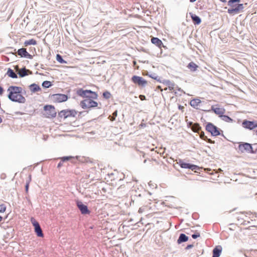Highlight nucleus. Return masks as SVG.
I'll list each match as a JSON object with an SVG mask.
<instances>
[{
  "instance_id": "1",
  "label": "nucleus",
  "mask_w": 257,
  "mask_h": 257,
  "mask_svg": "<svg viewBox=\"0 0 257 257\" xmlns=\"http://www.w3.org/2000/svg\"><path fill=\"white\" fill-rule=\"evenodd\" d=\"M23 89L21 87L10 86L7 91L9 92L8 98L13 102L24 103L26 99L22 94Z\"/></svg>"
},
{
  "instance_id": "2",
  "label": "nucleus",
  "mask_w": 257,
  "mask_h": 257,
  "mask_svg": "<svg viewBox=\"0 0 257 257\" xmlns=\"http://www.w3.org/2000/svg\"><path fill=\"white\" fill-rule=\"evenodd\" d=\"M76 94L85 99H97L98 97V94L96 92L91 90H84L82 88L77 89Z\"/></svg>"
},
{
  "instance_id": "3",
  "label": "nucleus",
  "mask_w": 257,
  "mask_h": 257,
  "mask_svg": "<svg viewBox=\"0 0 257 257\" xmlns=\"http://www.w3.org/2000/svg\"><path fill=\"white\" fill-rule=\"evenodd\" d=\"M94 99H84L80 102V105L83 109L90 110L97 107L98 103L94 100Z\"/></svg>"
},
{
  "instance_id": "4",
  "label": "nucleus",
  "mask_w": 257,
  "mask_h": 257,
  "mask_svg": "<svg viewBox=\"0 0 257 257\" xmlns=\"http://www.w3.org/2000/svg\"><path fill=\"white\" fill-rule=\"evenodd\" d=\"M238 150L241 153L247 152L254 154V150L253 149L252 145L248 143H241L238 146Z\"/></svg>"
},
{
  "instance_id": "5",
  "label": "nucleus",
  "mask_w": 257,
  "mask_h": 257,
  "mask_svg": "<svg viewBox=\"0 0 257 257\" xmlns=\"http://www.w3.org/2000/svg\"><path fill=\"white\" fill-rule=\"evenodd\" d=\"M177 163L182 168L189 169L194 171L195 172H198L197 171L200 170L199 166L194 164L186 163L181 159H179Z\"/></svg>"
},
{
  "instance_id": "6",
  "label": "nucleus",
  "mask_w": 257,
  "mask_h": 257,
  "mask_svg": "<svg viewBox=\"0 0 257 257\" xmlns=\"http://www.w3.org/2000/svg\"><path fill=\"white\" fill-rule=\"evenodd\" d=\"M45 111L44 114L48 118H53L56 116V111L55 107L52 105H46L44 107Z\"/></svg>"
},
{
  "instance_id": "7",
  "label": "nucleus",
  "mask_w": 257,
  "mask_h": 257,
  "mask_svg": "<svg viewBox=\"0 0 257 257\" xmlns=\"http://www.w3.org/2000/svg\"><path fill=\"white\" fill-rule=\"evenodd\" d=\"M206 130L210 133L212 136L220 135V130L211 122H208L205 127Z\"/></svg>"
},
{
  "instance_id": "8",
  "label": "nucleus",
  "mask_w": 257,
  "mask_h": 257,
  "mask_svg": "<svg viewBox=\"0 0 257 257\" xmlns=\"http://www.w3.org/2000/svg\"><path fill=\"white\" fill-rule=\"evenodd\" d=\"M77 111L74 109H66L61 110L58 113V115L60 117L66 118L70 116L75 117Z\"/></svg>"
},
{
  "instance_id": "9",
  "label": "nucleus",
  "mask_w": 257,
  "mask_h": 257,
  "mask_svg": "<svg viewBox=\"0 0 257 257\" xmlns=\"http://www.w3.org/2000/svg\"><path fill=\"white\" fill-rule=\"evenodd\" d=\"M76 204L82 214L85 215L90 213V211L88 209L87 206L83 204L81 201L76 200Z\"/></svg>"
},
{
  "instance_id": "10",
  "label": "nucleus",
  "mask_w": 257,
  "mask_h": 257,
  "mask_svg": "<svg viewBox=\"0 0 257 257\" xmlns=\"http://www.w3.org/2000/svg\"><path fill=\"white\" fill-rule=\"evenodd\" d=\"M243 9L244 7L242 4H234V7H231V8L228 9L227 10V13L230 15L238 14L241 12Z\"/></svg>"
},
{
  "instance_id": "11",
  "label": "nucleus",
  "mask_w": 257,
  "mask_h": 257,
  "mask_svg": "<svg viewBox=\"0 0 257 257\" xmlns=\"http://www.w3.org/2000/svg\"><path fill=\"white\" fill-rule=\"evenodd\" d=\"M131 80L134 83L140 86L144 87L147 84V81L145 79L139 76L134 75Z\"/></svg>"
},
{
  "instance_id": "12",
  "label": "nucleus",
  "mask_w": 257,
  "mask_h": 257,
  "mask_svg": "<svg viewBox=\"0 0 257 257\" xmlns=\"http://www.w3.org/2000/svg\"><path fill=\"white\" fill-rule=\"evenodd\" d=\"M242 125L243 127L249 130H252L253 129L257 127V121L244 120L242 121Z\"/></svg>"
},
{
  "instance_id": "13",
  "label": "nucleus",
  "mask_w": 257,
  "mask_h": 257,
  "mask_svg": "<svg viewBox=\"0 0 257 257\" xmlns=\"http://www.w3.org/2000/svg\"><path fill=\"white\" fill-rule=\"evenodd\" d=\"M53 99L54 101L57 102H62L67 100V95L61 93H57L52 95Z\"/></svg>"
},
{
  "instance_id": "14",
  "label": "nucleus",
  "mask_w": 257,
  "mask_h": 257,
  "mask_svg": "<svg viewBox=\"0 0 257 257\" xmlns=\"http://www.w3.org/2000/svg\"><path fill=\"white\" fill-rule=\"evenodd\" d=\"M18 74H19L20 77H24L28 75H32L33 72L29 69H26L25 67H24L19 69Z\"/></svg>"
},
{
  "instance_id": "15",
  "label": "nucleus",
  "mask_w": 257,
  "mask_h": 257,
  "mask_svg": "<svg viewBox=\"0 0 257 257\" xmlns=\"http://www.w3.org/2000/svg\"><path fill=\"white\" fill-rule=\"evenodd\" d=\"M211 110L213 111L216 114L218 115L219 117L222 116L225 112L224 108L214 107L213 105L211 106Z\"/></svg>"
},
{
  "instance_id": "16",
  "label": "nucleus",
  "mask_w": 257,
  "mask_h": 257,
  "mask_svg": "<svg viewBox=\"0 0 257 257\" xmlns=\"http://www.w3.org/2000/svg\"><path fill=\"white\" fill-rule=\"evenodd\" d=\"M188 125L191 128L192 131L195 133H199V132L201 130V127L198 123L189 122Z\"/></svg>"
},
{
  "instance_id": "17",
  "label": "nucleus",
  "mask_w": 257,
  "mask_h": 257,
  "mask_svg": "<svg viewBox=\"0 0 257 257\" xmlns=\"http://www.w3.org/2000/svg\"><path fill=\"white\" fill-rule=\"evenodd\" d=\"M222 246L221 245H217L215 247L212 251V257H219L222 251Z\"/></svg>"
},
{
  "instance_id": "18",
  "label": "nucleus",
  "mask_w": 257,
  "mask_h": 257,
  "mask_svg": "<svg viewBox=\"0 0 257 257\" xmlns=\"http://www.w3.org/2000/svg\"><path fill=\"white\" fill-rule=\"evenodd\" d=\"M189 15L194 25H198L201 23V19L199 16L193 14L192 13H190Z\"/></svg>"
},
{
  "instance_id": "19",
  "label": "nucleus",
  "mask_w": 257,
  "mask_h": 257,
  "mask_svg": "<svg viewBox=\"0 0 257 257\" xmlns=\"http://www.w3.org/2000/svg\"><path fill=\"white\" fill-rule=\"evenodd\" d=\"M151 42L155 44L156 46L161 48L162 46H163V44L162 41L157 37H153L151 39Z\"/></svg>"
},
{
  "instance_id": "20",
  "label": "nucleus",
  "mask_w": 257,
  "mask_h": 257,
  "mask_svg": "<svg viewBox=\"0 0 257 257\" xmlns=\"http://www.w3.org/2000/svg\"><path fill=\"white\" fill-rule=\"evenodd\" d=\"M189 237L184 233H181L177 239L178 244H181L183 242H186L188 240Z\"/></svg>"
},
{
  "instance_id": "21",
  "label": "nucleus",
  "mask_w": 257,
  "mask_h": 257,
  "mask_svg": "<svg viewBox=\"0 0 257 257\" xmlns=\"http://www.w3.org/2000/svg\"><path fill=\"white\" fill-rule=\"evenodd\" d=\"M34 227L35 232L38 237H43L44 236V234L43 233L42 230L41 228L40 224L38 225H36Z\"/></svg>"
},
{
  "instance_id": "22",
  "label": "nucleus",
  "mask_w": 257,
  "mask_h": 257,
  "mask_svg": "<svg viewBox=\"0 0 257 257\" xmlns=\"http://www.w3.org/2000/svg\"><path fill=\"white\" fill-rule=\"evenodd\" d=\"M200 135V137L202 140L206 141L207 143H211V144H214L215 142L214 141H212L211 139H208L204 134V132L201 131L199 132V133H198Z\"/></svg>"
},
{
  "instance_id": "23",
  "label": "nucleus",
  "mask_w": 257,
  "mask_h": 257,
  "mask_svg": "<svg viewBox=\"0 0 257 257\" xmlns=\"http://www.w3.org/2000/svg\"><path fill=\"white\" fill-rule=\"evenodd\" d=\"M201 102V101L197 98L193 99L190 102V105L194 108L197 109V106Z\"/></svg>"
},
{
  "instance_id": "24",
  "label": "nucleus",
  "mask_w": 257,
  "mask_h": 257,
  "mask_svg": "<svg viewBox=\"0 0 257 257\" xmlns=\"http://www.w3.org/2000/svg\"><path fill=\"white\" fill-rule=\"evenodd\" d=\"M29 88L32 92H36L41 90V88L39 85L35 83H33L29 86Z\"/></svg>"
},
{
  "instance_id": "25",
  "label": "nucleus",
  "mask_w": 257,
  "mask_h": 257,
  "mask_svg": "<svg viewBox=\"0 0 257 257\" xmlns=\"http://www.w3.org/2000/svg\"><path fill=\"white\" fill-rule=\"evenodd\" d=\"M187 68L190 69V70L192 72H195L197 70V69L199 67V66L194 63L193 62H190L188 65Z\"/></svg>"
},
{
  "instance_id": "26",
  "label": "nucleus",
  "mask_w": 257,
  "mask_h": 257,
  "mask_svg": "<svg viewBox=\"0 0 257 257\" xmlns=\"http://www.w3.org/2000/svg\"><path fill=\"white\" fill-rule=\"evenodd\" d=\"M27 51L26 48H22L18 50L17 53L21 57H25Z\"/></svg>"
},
{
  "instance_id": "27",
  "label": "nucleus",
  "mask_w": 257,
  "mask_h": 257,
  "mask_svg": "<svg viewBox=\"0 0 257 257\" xmlns=\"http://www.w3.org/2000/svg\"><path fill=\"white\" fill-rule=\"evenodd\" d=\"M7 74L8 75L12 78H17L18 75L17 74L14 72L13 70H12L11 68H9L7 71Z\"/></svg>"
},
{
  "instance_id": "28",
  "label": "nucleus",
  "mask_w": 257,
  "mask_h": 257,
  "mask_svg": "<svg viewBox=\"0 0 257 257\" xmlns=\"http://www.w3.org/2000/svg\"><path fill=\"white\" fill-rule=\"evenodd\" d=\"M36 44H37V41L33 39L26 40L24 42L25 46H28L31 45H35Z\"/></svg>"
},
{
  "instance_id": "29",
  "label": "nucleus",
  "mask_w": 257,
  "mask_h": 257,
  "mask_svg": "<svg viewBox=\"0 0 257 257\" xmlns=\"http://www.w3.org/2000/svg\"><path fill=\"white\" fill-rule=\"evenodd\" d=\"M220 118L224 121L228 122H231L233 121V119H232L229 116L223 114L222 116H220Z\"/></svg>"
},
{
  "instance_id": "30",
  "label": "nucleus",
  "mask_w": 257,
  "mask_h": 257,
  "mask_svg": "<svg viewBox=\"0 0 257 257\" xmlns=\"http://www.w3.org/2000/svg\"><path fill=\"white\" fill-rule=\"evenodd\" d=\"M161 82L162 83L168 86V87L169 86H175V84L173 82L169 80L163 79L162 81Z\"/></svg>"
},
{
  "instance_id": "31",
  "label": "nucleus",
  "mask_w": 257,
  "mask_h": 257,
  "mask_svg": "<svg viewBox=\"0 0 257 257\" xmlns=\"http://www.w3.org/2000/svg\"><path fill=\"white\" fill-rule=\"evenodd\" d=\"M149 76L152 78L157 80V81L162 83L161 81H162L163 79L161 77L157 75L155 73L152 74L150 75Z\"/></svg>"
},
{
  "instance_id": "32",
  "label": "nucleus",
  "mask_w": 257,
  "mask_h": 257,
  "mask_svg": "<svg viewBox=\"0 0 257 257\" xmlns=\"http://www.w3.org/2000/svg\"><path fill=\"white\" fill-rule=\"evenodd\" d=\"M56 60L58 62L61 64L67 63V62L63 59L62 56L59 54L56 55Z\"/></svg>"
},
{
  "instance_id": "33",
  "label": "nucleus",
  "mask_w": 257,
  "mask_h": 257,
  "mask_svg": "<svg viewBox=\"0 0 257 257\" xmlns=\"http://www.w3.org/2000/svg\"><path fill=\"white\" fill-rule=\"evenodd\" d=\"M52 85V84L51 82H50L49 81H47V80L43 81L42 84V87L44 88H49Z\"/></svg>"
},
{
  "instance_id": "34",
  "label": "nucleus",
  "mask_w": 257,
  "mask_h": 257,
  "mask_svg": "<svg viewBox=\"0 0 257 257\" xmlns=\"http://www.w3.org/2000/svg\"><path fill=\"white\" fill-rule=\"evenodd\" d=\"M117 115V110H115L112 114V115H110L108 117V118L111 121H113L115 119V117Z\"/></svg>"
},
{
  "instance_id": "35",
  "label": "nucleus",
  "mask_w": 257,
  "mask_h": 257,
  "mask_svg": "<svg viewBox=\"0 0 257 257\" xmlns=\"http://www.w3.org/2000/svg\"><path fill=\"white\" fill-rule=\"evenodd\" d=\"M241 0H229L228 2V6L230 7H234V4L240 2Z\"/></svg>"
},
{
  "instance_id": "36",
  "label": "nucleus",
  "mask_w": 257,
  "mask_h": 257,
  "mask_svg": "<svg viewBox=\"0 0 257 257\" xmlns=\"http://www.w3.org/2000/svg\"><path fill=\"white\" fill-rule=\"evenodd\" d=\"M102 96L105 99H108L110 98L111 95L109 91H106L103 93Z\"/></svg>"
},
{
  "instance_id": "37",
  "label": "nucleus",
  "mask_w": 257,
  "mask_h": 257,
  "mask_svg": "<svg viewBox=\"0 0 257 257\" xmlns=\"http://www.w3.org/2000/svg\"><path fill=\"white\" fill-rule=\"evenodd\" d=\"M73 158H74L72 156H65V157H62L61 158V162H64L69 161L71 159H73Z\"/></svg>"
},
{
  "instance_id": "38",
  "label": "nucleus",
  "mask_w": 257,
  "mask_h": 257,
  "mask_svg": "<svg viewBox=\"0 0 257 257\" xmlns=\"http://www.w3.org/2000/svg\"><path fill=\"white\" fill-rule=\"evenodd\" d=\"M237 219L239 223H240L241 224H246V223H245V220H244V218L242 217L241 216H238L237 217Z\"/></svg>"
},
{
  "instance_id": "39",
  "label": "nucleus",
  "mask_w": 257,
  "mask_h": 257,
  "mask_svg": "<svg viewBox=\"0 0 257 257\" xmlns=\"http://www.w3.org/2000/svg\"><path fill=\"white\" fill-rule=\"evenodd\" d=\"M31 222L33 224V226H35L36 225H38L39 224V223L37 221H36L34 217H32L31 218Z\"/></svg>"
},
{
  "instance_id": "40",
  "label": "nucleus",
  "mask_w": 257,
  "mask_h": 257,
  "mask_svg": "<svg viewBox=\"0 0 257 257\" xmlns=\"http://www.w3.org/2000/svg\"><path fill=\"white\" fill-rule=\"evenodd\" d=\"M6 210V206L5 204L0 205V213L4 212Z\"/></svg>"
},
{
  "instance_id": "41",
  "label": "nucleus",
  "mask_w": 257,
  "mask_h": 257,
  "mask_svg": "<svg viewBox=\"0 0 257 257\" xmlns=\"http://www.w3.org/2000/svg\"><path fill=\"white\" fill-rule=\"evenodd\" d=\"M199 236H200V233L198 232L194 233L192 235V237L193 239H196Z\"/></svg>"
},
{
  "instance_id": "42",
  "label": "nucleus",
  "mask_w": 257,
  "mask_h": 257,
  "mask_svg": "<svg viewBox=\"0 0 257 257\" xmlns=\"http://www.w3.org/2000/svg\"><path fill=\"white\" fill-rule=\"evenodd\" d=\"M25 58H29L30 59H32L33 58V56L31 54H30L28 52L27 54H26V56Z\"/></svg>"
},
{
  "instance_id": "43",
  "label": "nucleus",
  "mask_w": 257,
  "mask_h": 257,
  "mask_svg": "<svg viewBox=\"0 0 257 257\" xmlns=\"http://www.w3.org/2000/svg\"><path fill=\"white\" fill-rule=\"evenodd\" d=\"M29 187V182H26V184L25 185V191H26V193L28 192Z\"/></svg>"
},
{
  "instance_id": "44",
  "label": "nucleus",
  "mask_w": 257,
  "mask_h": 257,
  "mask_svg": "<svg viewBox=\"0 0 257 257\" xmlns=\"http://www.w3.org/2000/svg\"><path fill=\"white\" fill-rule=\"evenodd\" d=\"M175 88L177 89V90L180 91V92H183V90L180 87H179L177 85L175 84Z\"/></svg>"
},
{
  "instance_id": "45",
  "label": "nucleus",
  "mask_w": 257,
  "mask_h": 257,
  "mask_svg": "<svg viewBox=\"0 0 257 257\" xmlns=\"http://www.w3.org/2000/svg\"><path fill=\"white\" fill-rule=\"evenodd\" d=\"M193 247V244H188L187 245V246L185 247V249H189Z\"/></svg>"
},
{
  "instance_id": "46",
  "label": "nucleus",
  "mask_w": 257,
  "mask_h": 257,
  "mask_svg": "<svg viewBox=\"0 0 257 257\" xmlns=\"http://www.w3.org/2000/svg\"><path fill=\"white\" fill-rule=\"evenodd\" d=\"M0 178L1 179H5L6 178V175L5 173H2L1 175Z\"/></svg>"
},
{
  "instance_id": "47",
  "label": "nucleus",
  "mask_w": 257,
  "mask_h": 257,
  "mask_svg": "<svg viewBox=\"0 0 257 257\" xmlns=\"http://www.w3.org/2000/svg\"><path fill=\"white\" fill-rule=\"evenodd\" d=\"M139 97H140V99L142 100H144L146 99V96L143 95H140Z\"/></svg>"
},
{
  "instance_id": "48",
  "label": "nucleus",
  "mask_w": 257,
  "mask_h": 257,
  "mask_svg": "<svg viewBox=\"0 0 257 257\" xmlns=\"http://www.w3.org/2000/svg\"><path fill=\"white\" fill-rule=\"evenodd\" d=\"M4 88L1 86H0V95H2L4 93Z\"/></svg>"
},
{
  "instance_id": "49",
  "label": "nucleus",
  "mask_w": 257,
  "mask_h": 257,
  "mask_svg": "<svg viewBox=\"0 0 257 257\" xmlns=\"http://www.w3.org/2000/svg\"><path fill=\"white\" fill-rule=\"evenodd\" d=\"M175 86H169L168 87V89H169V90H170V91H172V90H174V89L175 88Z\"/></svg>"
},
{
  "instance_id": "50",
  "label": "nucleus",
  "mask_w": 257,
  "mask_h": 257,
  "mask_svg": "<svg viewBox=\"0 0 257 257\" xmlns=\"http://www.w3.org/2000/svg\"><path fill=\"white\" fill-rule=\"evenodd\" d=\"M31 181V175H30L28 180L26 181V182H29V184Z\"/></svg>"
},
{
  "instance_id": "51",
  "label": "nucleus",
  "mask_w": 257,
  "mask_h": 257,
  "mask_svg": "<svg viewBox=\"0 0 257 257\" xmlns=\"http://www.w3.org/2000/svg\"><path fill=\"white\" fill-rule=\"evenodd\" d=\"M62 165V162L61 161L60 162H59L58 164V165H57V168H60Z\"/></svg>"
},
{
  "instance_id": "52",
  "label": "nucleus",
  "mask_w": 257,
  "mask_h": 257,
  "mask_svg": "<svg viewBox=\"0 0 257 257\" xmlns=\"http://www.w3.org/2000/svg\"><path fill=\"white\" fill-rule=\"evenodd\" d=\"M178 108L179 109L183 110V109L184 108V106H181L180 105H179Z\"/></svg>"
},
{
  "instance_id": "53",
  "label": "nucleus",
  "mask_w": 257,
  "mask_h": 257,
  "mask_svg": "<svg viewBox=\"0 0 257 257\" xmlns=\"http://www.w3.org/2000/svg\"><path fill=\"white\" fill-rule=\"evenodd\" d=\"M240 214H248V215H249L250 213L249 212H241Z\"/></svg>"
},
{
  "instance_id": "54",
  "label": "nucleus",
  "mask_w": 257,
  "mask_h": 257,
  "mask_svg": "<svg viewBox=\"0 0 257 257\" xmlns=\"http://www.w3.org/2000/svg\"><path fill=\"white\" fill-rule=\"evenodd\" d=\"M135 202V200L132 198L131 202H130V204L132 205V204H134Z\"/></svg>"
},
{
  "instance_id": "55",
  "label": "nucleus",
  "mask_w": 257,
  "mask_h": 257,
  "mask_svg": "<svg viewBox=\"0 0 257 257\" xmlns=\"http://www.w3.org/2000/svg\"><path fill=\"white\" fill-rule=\"evenodd\" d=\"M1 113H5V111L4 110H3L2 108H1Z\"/></svg>"
},
{
  "instance_id": "56",
  "label": "nucleus",
  "mask_w": 257,
  "mask_h": 257,
  "mask_svg": "<svg viewBox=\"0 0 257 257\" xmlns=\"http://www.w3.org/2000/svg\"><path fill=\"white\" fill-rule=\"evenodd\" d=\"M157 88H158V89H160L161 90V91H162V90H163V89H161V86H157Z\"/></svg>"
},
{
  "instance_id": "57",
  "label": "nucleus",
  "mask_w": 257,
  "mask_h": 257,
  "mask_svg": "<svg viewBox=\"0 0 257 257\" xmlns=\"http://www.w3.org/2000/svg\"><path fill=\"white\" fill-rule=\"evenodd\" d=\"M3 122V119L2 117L0 116V123H1Z\"/></svg>"
},
{
  "instance_id": "58",
  "label": "nucleus",
  "mask_w": 257,
  "mask_h": 257,
  "mask_svg": "<svg viewBox=\"0 0 257 257\" xmlns=\"http://www.w3.org/2000/svg\"><path fill=\"white\" fill-rule=\"evenodd\" d=\"M197 1V0H190V2L191 3H194V2H195V1Z\"/></svg>"
},
{
  "instance_id": "59",
  "label": "nucleus",
  "mask_w": 257,
  "mask_h": 257,
  "mask_svg": "<svg viewBox=\"0 0 257 257\" xmlns=\"http://www.w3.org/2000/svg\"><path fill=\"white\" fill-rule=\"evenodd\" d=\"M2 219H3V217L1 216H0V221H1L2 220Z\"/></svg>"
},
{
  "instance_id": "60",
  "label": "nucleus",
  "mask_w": 257,
  "mask_h": 257,
  "mask_svg": "<svg viewBox=\"0 0 257 257\" xmlns=\"http://www.w3.org/2000/svg\"><path fill=\"white\" fill-rule=\"evenodd\" d=\"M82 113H83V112H79V115H81Z\"/></svg>"
},
{
  "instance_id": "61",
  "label": "nucleus",
  "mask_w": 257,
  "mask_h": 257,
  "mask_svg": "<svg viewBox=\"0 0 257 257\" xmlns=\"http://www.w3.org/2000/svg\"><path fill=\"white\" fill-rule=\"evenodd\" d=\"M138 196L141 197V195L140 194L138 195Z\"/></svg>"
},
{
  "instance_id": "62",
  "label": "nucleus",
  "mask_w": 257,
  "mask_h": 257,
  "mask_svg": "<svg viewBox=\"0 0 257 257\" xmlns=\"http://www.w3.org/2000/svg\"><path fill=\"white\" fill-rule=\"evenodd\" d=\"M255 217L257 218V214L255 213Z\"/></svg>"
},
{
  "instance_id": "63",
  "label": "nucleus",
  "mask_w": 257,
  "mask_h": 257,
  "mask_svg": "<svg viewBox=\"0 0 257 257\" xmlns=\"http://www.w3.org/2000/svg\"><path fill=\"white\" fill-rule=\"evenodd\" d=\"M167 89V88H166L164 89V90H166Z\"/></svg>"
},
{
  "instance_id": "64",
  "label": "nucleus",
  "mask_w": 257,
  "mask_h": 257,
  "mask_svg": "<svg viewBox=\"0 0 257 257\" xmlns=\"http://www.w3.org/2000/svg\"><path fill=\"white\" fill-rule=\"evenodd\" d=\"M255 133L257 135V130L255 131Z\"/></svg>"
}]
</instances>
